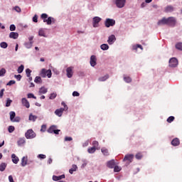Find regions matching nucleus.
Listing matches in <instances>:
<instances>
[{"mask_svg":"<svg viewBox=\"0 0 182 182\" xmlns=\"http://www.w3.org/2000/svg\"><path fill=\"white\" fill-rule=\"evenodd\" d=\"M62 106L64 107V108H60V109H57L55 111V114H56V116H58V117H62V115L63 114V112H66L68 110V105H66V104L63 102L61 103Z\"/></svg>","mask_w":182,"mask_h":182,"instance_id":"nucleus-1","label":"nucleus"},{"mask_svg":"<svg viewBox=\"0 0 182 182\" xmlns=\"http://www.w3.org/2000/svg\"><path fill=\"white\" fill-rule=\"evenodd\" d=\"M40 75L41 77H46L47 76L48 78H50L52 77V70L43 68Z\"/></svg>","mask_w":182,"mask_h":182,"instance_id":"nucleus-2","label":"nucleus"},{"mask_svg":"<svg viewBox=\"0 0 182 182\" xmlns=\"http://www.w3.org/2000/svg\"><path fill=\"white\" fill-rule=\"evenodd\" d=\"M25 136L27 139H35V137H36V134L35 133V132H33V130L32 129H28L26 134H25Z\"/></svg>","mask_w":182,"mask_h":182,"instance_id":"nucleus-3","label":"nucleus"},{"mask_svg":"<svg viewBox=\"0 0 182 182\" xmlns=\"http://www.w3.org/2000/svg\"><path fill=\"white\" fill-rule=\"evenodd\" d=\"M106 28H110V26H114L116 25V21L112 18H107L105 22Z\"/></svg>","mask_w":182,"mask_h":182,"instance_id":"nucleus-4","label":"nucleus"},{"mask_svg":"<svg viewBox=\"0 0 182 182\" xmlns=\"http://www.w3.org/2000/svg\"><path fill=\"white\" fill-rule=\"evenodd\" d=\"M176 23H177V21L174 17H168L167 18V25L169 26H176Z\"/></svg>","mask_w":182,"mask_h":182,"instance_id":"nucleus-5","label":"nucleus"},{"mask_svg":"<svg viewBox=\"0 0 182 182\" xmlns=\"http://www.w3.org/2000/svg\"><path fill=\"white\" fill-rule=\"evenodd\" d=\"M178 65V60L176 58H172L169 60V67L176 68Z\"/></svg>","mask_w":182,"mask_h":182,"instance_id":"nucleus-6","label":"nucleus"},{"mask_svg":"<svg viewBox=\"0 0 182 182\" xmlns=\"http://www.w3.org/2000/svg\"><path fill=\"white\" fill-rule=\"evenodd\" d=\"M102 21V18L98 16H95L92 18L93 28H97L99 26V23Z\"/></svg>","mask_w":182,"mask_h":182,"instance_id":"nucleus-7","label":"nucleus"},{"mask_svg":"<svg viewBox=\"0 0 182 182\" xmlns=\"http://www.w3.org/2000/svg\"><path fill=\"white\" fill-rule=\"evenodd\" d=\"M133 159H134V155L133 154H127L125 155L123 161H129V164L133 161Z\"/></svg>","mask_w":182,"mask_h":182,"instance_id":"nucleus-8","label":"nucleus"},{"mask_svg":"<svg viewBox=\"0 0 182 182\" xmlns=\"http://www.w3.org/2000/svg\"><path fill=\"white\" fill-rule=\"evenodd\" d=\"M115 4L117 8H124L126 5V0H116Z\"/></svg>","mask_w":182,"mask_h":182,"instance_id":"nucleus-9","label":"nucleus"},{"mask_svg":"<svg viewBox=\"0 0 182 182\" xmlns=\"http://www.w3.org/2000/svg\"><path fill=\"white\" fill-rule=\"evenodd\" d=\"M114 42H116V36L114 35L109 36L107 40L109 45H113Z\"/></svg>","mask_w":182,"mask_h":182,"instance_id":"nucleus-10","label":"nucleus"},{"mask_svg":"<svg viewBox=\"0 0 182 182\" xmlns=\"http://www.w3.org/2000/svg\"><path fill=\"white\" fill-rule=\"evenodd\" d=\"M96 55H92L90 57V65L92 66V68H95V66H96V65H97V63H96Z\"/></svg>","mask_w":182,"mask_h":182,"instance_id":"nucleus-11","label":"nucleus"},{"mask_svg":"<svg viewBox=\"0 0 182 182\" xmlns=\"http://www.w3.org/2000/svg\"><path fill=\"white\" fill-rule=\"evenodd\" d=\"M114 166H116V163L114 159L109 161L107 163V167H108V168H114Z\"/></svg>","mask_w":182,"mask_h":182,"instance_id":"nucleus-12","label":"nucleus"},{"mask_svg":"<svg viewBox=\"0 0 182 182\" xmlns=\"http://www.w3.org/2000/svg\"><path fill=\"white\" fill-rule=\"evenodd\" d=\"M21 103H22L23 106H25V107H26L27 109H29V107H31L29 101H28V100H26V98H22Z\"/></svg>","mask_w":182,"mask_h":182,"instance_id":"nucleus-13","label":"nucleus"},{"mask_svg":"<svg viewBox=\"0 0 182 182\" xmlns=\"http://www.w3.org/2000/svg\"><path fill=\"white\" fill-rule=\"evenodd\" d=\"M68 77H72L73 76V68L72 67H69L66 70Z\"/></svg>","mask_w":182,"mask_h":182,"instance_id":"nucleus-14","label":"nucleus"},{"mask_svg":"<svg viewBox=\"0 0 182 182\" xmlns=\"http://www.w3.org/2000/svg\"><path fill=\"white\" fill-rule=\"evenodd\" d=\"M171 144L172 146H173L174 147L177 146H180V139H178V138H175L171 141Z\"/></svg>","mask_w":182,"mask_h":182,"instance_id":"nucleus-15","label":"nucleus"},{"mask_svg":"<svg viewBox=\"0 0 182 182\" xmlns=\"http://www.w3.org/2000/svg\"><path fill=\"white\" fill-rule=\"evenodd\" d=\"M18 36L19 34L15 32H11L9 34V38H11V39H18Z\"/></svg>","mask_w":182,"mask_h":182,"instance_id":"nucleus-16","label":"nucleus"},{"mask_svg":"<svg viewBox=\"0 0 182 182\" xmlns=\"http://www.w3.org/2000/svg\"><path fill=\"white\" fill-rule=\"evenodd\" d=\"M11 159H12V161H13V163H14V164H18V163L19 162V158H18V156H16V155H15V154H13L11 155Z\"/></svg>","mask_w":182,"mask_h":182,"instance_id":"nucleus-17","label":"nucleus"},{"mask_svg":"<svg viewBox=\"0 0 182 182\" xmlns=\"http://www.w3.org/2000/svg\"><path fill=\"white\" fill-rule=\"evenodd\" d=\"M43 22H46L47 25H52V22H55V18L48 17L47 19H44Z\"/></svg>","mask_w":182,"mask_h":182,"instance_id":"nucleus-18","label":"nucleus"},{"mask_svg":"<svg viewBox=\"0 0 182 182\" xmlns=\"http://www.w3.org/2000/svg\"><path fill=\"white\" fill-rule=\"evenodd\" d=\"M62 178H65V174H63L58 176H53V181H59V180H62Z\"/></svg>","mask_w":182,"mask_h":182,"instance_id":"nucleus-19","label":"nucleus"},{"mask_svg":"<svg viewBox=\"0 0 182 182\" xmlns=\"http://www.w3.org/2000/svg\"><path fill=\"white\" fill-rule=\"evenodd\" d=\"M28 164V157L23 156L21 159V166L22 167H25Z\"/></svg>","mask_w":182,"mask_h":182,"instance_id":"nucleus-20","label":"nucleus"},{"mask_svg":"<svg viewBox=\"0 0 182 182\" xmlns=\"http://www.w3.org/2000/svg\"><path fill=\"white\" fill-rule=\"evenodd\" d=\"M158 25H167V18H163L161 20L158 21Z\"/></svg>","mask_w":182,"mask_h":182,"instance_id":"nucleus-21","label":"nucleus"},{"mask_svg":"<svg viewBox=\"0 0 182 182\" xmlns=\"http://www.w3.org/2000/svg\"><path fill=\"white\" fill-rule=\"evenodd\" d=\"M174 11V7L173 6H167L165 8V12H173Z\"/></svg>","mask_w":182,"mask_h":182,"instance_id":"nucleus-22","label":"nucleus"},{"mask_svg":"<svg viewBox=\"0 0 182 182\" xmlns=\"http://www.w3.org/2000/svg\"><path fill=\"white\" fill-rule=\"evenodd\" d=\"M17 143L18 146H23L26 143L25 138H20Z\"/></svg>","mask_w":182,"mask_h":182,"instance_id":"nucleus-23","label":"nucleus"},{"mask_svg":"<svg viewBox=\"0 0 182 182\" xmlns=\"http://www.w3.org/2000/svg\"><path fill=\"white\" fill-rule=\"evenodd\" d=\"M33 44V41H30V42L25 43L24 46H26L27 49H31L32 48Z\"/></svg>","mask_w":182,"mask_h":182,"instance_id":"nucleus-24","label":"nucleus"},{"mask_svg":"<svg viewBox=\"0 0 182 182\" xmlns=\"http://www.w3.org/2000/svg\"><path fill=\"white\" fill-rule=\"evenodd\" d=\"M77 169V166L73 165L72 168L69 170L70 174H73V172L76 171Z\"/></svg>","mask_w":182,"mask_h":182,"instance_id":"nucleus-25","label":"nucleus"},{"mask_svg":"<svg viewBox=\"0 0 182 182\" xmlns=\"http://www.w3.org/2000/svg\"><path fill=\"white\" fill-rule=\"evenodd\" d=\"M6 163H1L0 164V171H5V168H6Z\"/></svg>","mask_w":182,"mask_h":182,"instance_id":"nucleus-26","label":"nucleus"},{"mask_svg":"<svg viewBox=\"0 0 182 182\" xmlns=\"http://www.w3.org/2000/svg\"><path fill=\"white\" fill-rule=\"evenodd\" d=\"M48 92V89L46 88L45 87H42L39 90V93H41L43 95H45V93Z\"/></svg>","mask_w":182,"mask_h":182,"instance_id":"nucleus-27","label":"nucleus"},{"mask_svg":"<svg viewBox=\"0 0 182 182\" xmlns=\"http://www.w3.org/2000/svg\"><path fill=\"white\" fill-rule=\"evenodd\" d=\"M9 114H10V120H11V122L14 121V119L15 118V116H16V114L15 113V112L11 111V112H10Z\"/></svg>","mask_w":182,"mask_h":182,"instance_id":"nucleus-28","label":"nucleus"},{"mask_svg":"<svg viewBox=\"0 0 182 182\" xmlns=\"http://www.w3.org/2000/svg\"><path fill=\"white\" fill-rule=\"evenodd\" d=\"M56 129V127L55 125H52L50 127V128L48 129V133H54L55 130Z\"/></svg>","mask_w":182,"mask_h":182,"instance_id":"nucleus-29","label":"nucleus"},{"mask_svg":"<svg viewBox=\"0 0 182 182\" xmlns=\"http://www.w3.org/2000/svg\"><path fill=\"white\" fill-rule=\"evenodd\" d=\"M109 79V75H106L104 77H100L99 78L100 82H105V80H107Z\"/></svg>","mask_w":182,"mask_h":182,"instance_id":"nucleus-30","label":"nucleus"},{"mask_svg":"<svg viewBox=\"0 0 182 182\" xmlns=\"http://www.w3.org/2000/svg\"><path fill=\"white\" fill-rule=\"evenodd\" d=\"M34 82H35V83L41 84V83H42V78L39 76H37V77H36Z\"/></svg>","mask_w":182,"mask_h":182,"instance_id":"nucleus-31","label":"nucleus"},{"mask_svg":"<svg viewBox=\"0 0 182 182\" xmlns=\"http://www.w3.org/2000/svg\"><path fill=\"white\" fill-rule=\"evenodd\" d=\"M101 151L104 154V156H109V150H107V149L102 148L101 149Z\"/></svg>","mask_w":182,"mask_h":182,"instance_id":"nucleus-32","label":"nucleus"},{"mask_svg":"<svg viewBox=\"0 0 182 182\" xmlns=\"http://www.w3.org/2000/svg\"><path fill=\"white\" fill-rule=\"evenodd\" d=\"M88 153H90V154H92V153H95V151H96V148L95 146L88 148L87 149Z\"/></svg>","mask_w":182,"mask_h":182,"instance_id":"nucleus-33","label":"nucleus"},{"mask_svg":"<svg viewBox=\"0 0 182 182\" xmlns=\"http://www.w3.org/2000/svg\"><path fill=\"white\" fill-rule=\"evenodd\" d=\"M100 48H101V49L102 50H107V49H109V45H107V44H102Z\"/></svg>","mask_w":182,"mask_h":182,"instance_id":"nucleus-34","label":"nucleus"},{"mask_svg":"<svg viewBox=\"0 0 182 182\" xmlns=\"http://www.w3.org/2000/svg\"><path fill=\"white\" fill-rule=\"evenodd\" d=\"M0 46L1 48H2L3 49H6V48H8V43L6 42H1L0 43Z\"/></svg>","mask_w":182,"mask_h":182,"instance_id":"nucleus-35","label":"nucleus"},{"mask_svg":"<svg viewBox=\"0 0 182 182\" xmlns=\"http://www.w3.org/2000/svg\"><path fill=\"white\" fill-rule=\"evenodd\" d=\"M23 69H25V67L23 66V65H21V66H19L17 70L18 73H22L23 72Z\"/></svg>","mask_w":182,"mask_h":182,"instance_id":"nucleus-36","label":"nucleus"},{"mask_svg":"<svg viewBox=\"0 0 182 182\" xmlns=\"http://www.w3.org/2000/svg\"><path fill=\"white\" fill-rule=\"evenodd\" d=\"M38 35L39 36H46L45 35V30H43V28L40 29L39 31H38Z\"/></svg>","mask_w":182,"mask_h":182,"instance_id":"nucleus-37","label":"nucleus"},{"mask_svg":"<svg viewBox=\"0 0 182 182\" xmlns=\"http://www.w3.org/2000/svg\"><path fill=\"white\" fill-rule=\"evenodd\" d=\"M139 48L143 50V46H141V45L140 44H137L136 46H133L134 50H136V49H139Z\"/></svg>","mask_w":182,"mask_h":182,"instance_id":"nucleus-38","label":"nucleus"},{"mask_svg":"<svg viewBox=\"0 0 182 182\" xmlns=\"http://www.w3.org/2000/svg\"><path fill=\"white\" fill-rule=\"evenodd\" d=\"M122 168H120L119 166H114V173H119V171H121Z\"/></svg>","mask_w":182,"mask_h":182,"instance_id":"nucleus-39","label":"nucleus"},{"mask_svg":"<svg viewBox=\"0 0 182 182\" xmlns=\"http://www.w3.org/2000/svg\"><path fill=\"white\" fill-rule=\"evenodd\" d=\"M31 73H32V70H31V69H29V68H27L26 70V75L27 77H31Z\"/></svg>","mask_w":182,"mask_h":182,"instance_id":"nucleus-40","label":"nucleus"},{"mask_svg":"<svg viewBox=\"0 0 182 182\" xmlns=\"http://www.w3.org/2000/svg\"><path fill=\"white\" fill-rule=\"evenodd\" d=\"M124 80L127 83H130V82H132V77H124Z\"/></svg>","mask_w":182,"mask_h":182,"instance_id":"nucleus-41","label":"nucleus"},{"mask_svg":"<svg viewBox=\"0 0 182 182\" xmlns=\"http://www.w3.org/2000/svg\"><path fill=\"white\" fill-rule=\"evenodd\" d=\"M176 49H178V50H182V43H176Z\"/></svg>","mask_w":182,"mask_h":182,"instance_id":"nucleus-42","label":"nucleus"},{"mask_svg":"<svg viewBox=\"0 0 182 182\" xmlns=\"http://www.w3.org/2000/svg\"><path fill=\"white\" fill-rule=\"evenodd\" d=\"M174 117L173 116H171L169 117L167 119H166V122L168 123H171L172 122H174Z\"/></svg>","mask_w":182,"mask_h":182,"instance_id":"nucleus-43","label":"nucleus"},{"mask_svg":"<svg viewBox=\"0 0 182 182\" xmlns=\"http://www.w3.org/2000/svg\"><path fill=\"white\" fill-rule=\"evenodd\" d=\"M9 133H13V132H15V127L14 126H9L8 128Z\"/></svg>","mask_w":182,"mask_h":182,"instance_id":"nucleus-44","label":"nucleus"},{"mask_svg":"<svg viewBox=\"0 0 182 182\" xmlns=\"http://www.w3.org/2000/svg\"><path fill=\"white\" fill-rule=\"evenodd\" d=\"M135 157L137 160H141V159L143 158V155L141 153H138L136 154Z\"/></svg>","mask_w":182,"mask_h":182,"instance_id":"nucleus-45","label":"nucleus"},{"mask_svg":"<svg viewBox=\"0 0 182 182\" xmlns=\"http://www.w3.org/2000/svg\"><path fill=\"white\" fill-rule=\"evenodd\" d=\"M11 103H12V100H10L9 98L7 99L6 103V107H9V106H11Z\"/></svg>","mask_w":182,"mask_h":182,"instance_id":"nucleus-46","label":"nucleus"},{"mask_svg":"<svg viewBox=\"0 0 182 182\" xmlns=\"http://www.w3.org/2000/svg\"><path fill=\"white\" fill-rule=\"evenodd\" d=\"M6 73V70L5 68H1L0 70V76H4Z\"/></svg>","mask_w":182,"mask_h":182,"instance_id":"nucleus-47","label":"nucleus"},{"mask_svg":"<svg viewBox=\"0 0 182 182\" xmlns=\"http://www.w3.org/2000/svg\"><path fill=\"white\" fill-rule=\"evenodd\" d=\"M36 119H37L36 116H34L33 114H30L29 120H33V122H35V120H36Z\"/></svg>","mask_w":182,"mask_h":182,"instance_id":"nucleus-48","label":"nucleus"},{"mask_svg":"<svg viewBox=\"0 0 182 182\" xmlns=\"http://www.w3.org/2000/svg\"><path fill=\"white\" fill-rule=\"evenodd\" d=\"M28 99H36V97H35V95L32 93L28 94Z\"/></svg>","mask_w":182,"mask_h":182,"instance_id":"nucleus-49","label":"nucleus"},{"mask_svg":"<svg viewBox=\"0 0 182 182\" xmlns=\"http://www.w3.org/2000/svg\"><path fill=\"white\" fill-rule=\"evenodd\" d=\"M11 122H21V118L19 117H16L14 119H13V121H11Z\"/></svg>","mask_w":182,"mask_h":182,"instance_id":"nucleus-50","label":"nucleus"},{"mask_svg":"<svg viewBox=\"0 0 182 182\" xmlns=\"http://www.w3.org/2000/svg\"><path fill=\"white\" fill-rule=\"evenodd\" d=\"M41 132H46V124H43L41 126Z\"/></svg>","mask_w":182,"mask_h":182,"instance_id":"nucleus-51","label":"nucleus"},{"mask_svg":"<svg viewBox=\"0 0 182 182\" xmlns=\"http://www.w3.org/2000/svg\"><path fill=\"white\" fill-rule=\"evenodd\" d=\"M92 146H93V147H95L96 149V147H97L99 146V142L97 141H94L92 142Z\"/></svg>","mask_w":182,"mask_h":182,"instance_id":"nucleus-52","label":"nucleus"},{"mask_svg":"<svg viewBox=\"0 0 182 182\" xmlns=\"http://www.w3.org/2000/svg\"><path fill=\"white\" fill-rule=\"evenodd\" d=\"M33 22H35L37 23L38 22V15L35 14L34 16L33 17Z\"/></svg>","mask_w":182,"mask_h":182,"instance_id":"nucleus-53","label":"nucleus"},{"mask_svg":"<svg viewBox=\"0 0 182 182\" xmlns=\"http://www.w3.org/2000/svg\"><path fill=\"white\" fill-rule=\"evenodd\" d=\"M16 82L15 80H10L8 83H7V86H12V85H15Z\"/></svg>","mask_w":182,"mask_h":182,"instance_id":"nucleus-54","label":"nucleus"},{"mask_svg":"<svg viewBox=\"0 0 182 182\" xmlns=\"http://www.w3.org/2000/svg\"><path fill=\"white\" fill-rule=\"evenodd\" d=\"M48 18V14H41V19H43V21H45V19Z\"/></svg>","mask_w":182,"mask_h":182,"instance_id":"nucleus-55","label":"nucleus"},{"mask_svg":"<svg viewBox=\"0 0 182 182\" xmlns=\"http://www.w3.org/2000/svg\"><path fill=\"white\" fill-rule=\"evenodd\" d=\"M4 92H5V89H1L0 91V99H2L4 97Z\"/></svg>","mask_w":182,"mask_h":182,"instance_id":"nucleus-56","label":"nucleus"},{"mask_svg":"<svg viewBox=\"0 0 182 182\" xmlns=\"http://www.w3.org/2000/svg\"><path fill=\"white\" fill-rule=\"evenodd\" d=\"M72 140H73V139L70 136H65V141H72Z\"/></svg>","mask_w":182,"mask_h":182,"instance_id":"nucleus-57","label":"nucleus"},{"mask_svg":"<svg viewBox=\"0 0 182 182\" xmlns=\"http://www.w3.org/2000/svg\"><path fill=\"white\" fill-rule=\"evenodd\" d=\"M14 11H16V12H21V8L19 7V6H15L14 8Z\"/></svg>","mask_w":182,"mask_h":182,"instance_id":"nucleus-58","label":"nucleus"},{"mask_svg":"<svg viewBox=\"0 0 182 182\" xmlns=\"http://www.w3.org/2000/svg\"><path fill=\"white\" fill-rule=\"evenodd\" d=\"M73 96H74V97H79V96H80V94L79 92H77V91H74L73 92Z\"/></svg>","mask_w":182,"mask_h":182,"instance_id":"nucleus-59","label":"nucleus"},{"mask_svg":"<svg viewBox=\"0 0 182 182\" xmlns=\"http://www.w3.org/2000/svg\"><path fill=\"white\" fill-rule=\"evenodd\" d=\"M57 95L56 93H52L50 94V99L53 100L56 97Z\"/></svg>","mask_w":182,"mask_h":182,"instance_id":"nucleus-60","label":"nucleus"},{"mask_svg":"<svg viewBox=\"0 0 182 182\" xmlns=\"http://www.w3.org/2000/svg\"><path fill=\"white\" fill-rule=\"evenodd\" d=\"M15 29H16V27L15 26V25L11 24L10 26V31H15Z\"/></svg>","mask_w":182,"mask_h":182,"instance_id":"nucleus-61","label":"nucleus"},{"mask_svg":"<svg viewBox=\"0 0 182 182\" xmlns=\"http://www.w3.org/2000/svg\"><path fill=\"white\" fill-rule=\"evenodd\" d=\"M14 77H16V79H17V80H21V79H22V75H14Z\"/></svg>","mask_w":182,"mask_h":182,"instance_id":"nucleus-62","label":"nucleus"},{"mask_svg":"<svg viewBox=\"0 0 182 182\" xmlns=\"http://www.w3.org/2000/svg\"><path fill=\"white\" fill-rule=\"evenodd\" d=\"M46 157V155H45V154H39L38 156V159H45Z\"/></svg>","mask_w":182,"mask_h":182,"instance_id":"nucleus-63","label":"nucleus"},{"mask_svg":"<svg viewBox=\"0 0 182 182\" xmlns=\"http://www.w3.org/2000/svg\"><path fill=\"white\" fill-rule=\"evenodd\" d=\"M60 132V130H59V129H55L53 134H59Z\"/></svg>","mask_w":182,"mask_h":182,"instance_id":"nucleus-64","label":"nucleus"}]
</instances>
